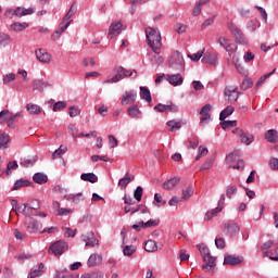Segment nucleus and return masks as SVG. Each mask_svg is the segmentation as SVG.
<instances>
[{
    "label": "nucleus",
    "mask_w": 278,
    "mask_h": 278,
    "mask_svg": "<svg viewBox=\"0 0 278 278\" xmlns=\"http://www.w3.org/2000/svg\"><path fill=\"white\" fill-rule=\"evenodd\" d=\"M146 38L148 46L152 49L153 53H157V51L162 49V34L160 33V29L147 27Z\"/></svg>",
    "instance_id": "1"
},
{
    "label": "nucleus",
    "mask_w": 278,
    "mask_h": 278,
    "mask_svg": "<svg viewBox=\"0 0 278 278\" xmlns=\"http://www.w3.org/2000/svg\"><path fill=\"white\" fill-rule=\"evenodd\" d=\"M197 249L200 251L204 264L202 265L203 270L212 273L216 268V257L212 256L210 249L205 244H198Z\"/></svg>",
    "instance_id": "2"
},
{
    "label": "nucleus",
    "mask_w": 278,
    "mask_h": 278,
    "mask_svg": "<svg viewBox=\"0 0 278 278\" xmlns=\"http://www.w3.org/2000/svg\"><path fill=\"white\" fill-rule=\"evenodd\" d=\"M114 76L111 79H106L103 84H118L125 77H138L136 70H126L123 66H115L113 68Z\"/></svg>",
    "instance_id": "3"
},
{
    "label": "nucleus",
    "mask_w": 278,
    "mask_h": 278,
    "mask_svg": "<svg viewBox=\"0 0 278 278\" xmlns=\"http://www.w3.org/2000/svg\"><path fill=\"white\" fill-rule=\"evenodd\" d=\"M66 251H68V243L62 240L55 241L49 248V253L55 256L62 255L66 253Z\"/></svg>",
    "instance_id": "4"
},
{
    "label": "nucleus",
    "mask_w": 278,
    "mask_h": 278,
    "mask_svg": "<svg viewBox=\"0 0 278 278\" xmlns=\"http://www.w3.org/2000/svg\"><path fill=\"white\" fill-rule=\"evenodd\" d=\"M25 227L28 233H38L42 231V224L34 217H25Z\"/></svg>",
    "instance_id": "5"
},
{
    "label": "nucleus",
    "mask_w": 278,
    "mask_h": 278,
    "mask_svg": "<svg viewBox=\"0 0 278 278\" xmlns=\"http://www.w3.org/2000/svg\"><path fill=\"white\" fill-rule=\"evenodd\" d=\"M217 42L220 47H223V49H225V51L229 55H233V53H236V51H238V46L236 43L231 42V40L227 39V37H219L217 39Z\"/></svg>",
    "instance_id": "6"
},
{
    "label": "nucleus",
    "mask_w": 278,
    "mask_h": 278,
    "mask_svg": "<svg viewBox=\"0 0 278 278\" xmlns=\"http://www.w3.org/2000/svg\"><path fill=\"white\" fill-rule=\"evenodd\" d=\"M228 29L231 31L232 36L236 38L239 45H247V37L242 34V30L236 26V24H228Z\"/></svg>",
    "instance_id": "7"
},
{
    "label": "nucleus",
    "mask_w": 278,
    "mask_h": 278,
    "mask_svg": "<svg viewBox=\"0 0 278 278\" xmlns=\"http://www.w3.org/2000/svg\"><path fill=\"white\" fill-rule=\"evenodd\" d=\"M223 205H225V194L220 195V199L218 201V205L216 208H213L205 213L204 220H212L214 216H217V214H220V212H223Z\"/></svg>",
    "instance_id": "8"
},
{
    "label": "nucleus",
    "mask_w": 278,
    "mask_h": 278,
    "mask_svg": "<svg viewBox=\"0 0 278 278\" xmlns=\"http://www.w3.org/2000/svg\"><path fill=\"white\" fill-rule=\"evenodd\" d=\"M224 94L225 97H228L229 103H236V101H238V98L240 97V93L238 92V86L226 87Z\"/></svg>",
    "instance_id": "9"
},
{
    "label": "nucleus",
    "mask_w": 278,
    "mask_h": 278,
    "mask_svg": "<svg viewBox=\"0 0 278 278\" xmlns=\"http://www.w3.org/2000/svg\"><path fill=\"white\" fill-rule=\"evenodd\" d=\"M136 99H138V92L135 90L125 91L122 94V105H129L131 103H136Z\"/></svg>",
    "instance_id": "10"
},
{
    "label": "nucleus",
    "mask_w": 278,
    "mask_h": 278,
    "mask_svg": "<svg viewBox=\"0 0 278 278\" xmlns=\"http://www.w3.org/2000/svg\"><path fill=\"white\" fill-rule=\"evenodd\" d=\"M244 262L243 257L231 255V254H225L224 256V265L225 266H240Z\"/></svg>",
    "instance_id": "11"
},
{
    "label": "nucleus",
    "mask_w": 278,
    "mask_h": 278,
    "mask_svg": "<svg viewBox=\"0 0 278 278\" xmlns=\"http://www.w3.org/2000/svg\"><path fill=\"white\" fill-rule=\"evenodd\" d=\"M210 112H212V104H205L201 111V118H200V126L201 127H205V121H211L212 119V115L210 114Z\"/></svg>",
    "instance_id": "12"
},
{
    "label": "nucleus",
    "mask_w": 278,
    "mask_h": 278,
    "mask_svg": "<svg viewBox=\"0 0 278 278\" xmlns=\"http://www.w3.org/2000/svg\"><path fill=\"white\" fill-rule=\"evenodd\" d=\"M81 240L85 241V247H99V240L94 237V232L89 231L81 236Z\"/></svg>",
    "instance_id": "13"
},
{
    "label": "nucleus",
    "mask_w": 278,
    "mask_h": 278,
    "mask_svg": "<svg viewBox=\"0 0 278 278\" xmlns=\"http://www.w3.org/2000/svg\"><path fill=\"white\" fill-rule=\"evenodd\" d=\"M35 54L38 62H41L42 64H49V62H51V54L45 49L36 50Z\"/></svg>",
    "instance_id": "14"
},
{
    "label": "nucleus",
    "mask_w": 278,
    "mask_h": 278,
    "mask_svg": "<svg viewBox=\"0 0 278 278\" xmlns=\"http://www.w3.org/2000/svg\"><path fill=\"white\" fill-rule=\"evenodd\" d=\"M218 62V53L206 52L202 58V64H211V66H216Z\"/></svg>",
    "instance_id": "15"
},
{
    "label": "nucleus",
    "mask_w": 278,
    "mask_h": 278,
    "mask_svg": "<svg viewBox=\"0 0 278 278\" xmlns=\"http://www.w3.org/2000/svg\"><path fill=\"white\" fill-rule=\"evenodd\" d=\"M121 31H123V23L121 22H113L109 28V38L112 40L114 36L121 35Z\"/></svg>",
    "instance_id": "16"
},
{
    "label": "nucleus",
    "mask_w": 278,
    "mask_h": 278,
    "mask_svg": "<svg viewBox=\"0 0 278 278\" xmlns=\"http://www.w3.org/2000/svg\"><path fill=\"white\" fill-rule=\"evenodd\" d=\"M172 64H175V66H179L180 68H184V66H186V61L184 60V55H181L178 51L174 52L172 56Z\"/></svg>",
    "instance_id": "17"
},
{
    "label": "nucleus",
    "mask_w": 278,
    "mask_h": 278,
    "mask_svg": "<svg viewBox=\"0 0 278 278\" xmlns=\"http://www.w3.org/2000/svg\"><path fill=\"white\" fill-rule=\"evenodd\" d=\"M166 80L172 86H181L184 84V77H181V74L166 75Z\"/></svg>",
    "instance_id": "18"
},
{
    "label": "nucleus",
    "mask_w": 278,
    "mask_h": 278,
    "mask_svg": "<svg viewBox=\"0 0 278 278\" xmlns=\"http://www.w3.org/2000/svg\"><path fill=\"white\" fill-rule=\"evenodd\" d=\"M181 181V178L179 176H175L173 178H169L165 182H163V190H173L177 184Z\"/></svg>",
    "instance_id": "19"
},
{
    "label": "nucleus",
    "mask_w": 278,
    "mask_h": 278,
    "mask_svg": "<svg viewBox=\"0 0 278 278\" xmlns=\"http://www.w3.org/2000/svg\"><path fill=\"white\" fill-rule=\"evenodd\" d=\"M103 262V256H101L100 254H91L88 258V266L90 268L94 267V266H99V264H101Z\"/></svg>",
    "instance_id": "20"
},
{
    "label": "nucleus",
    "mask_w": 278,
    "mask_h": 278,
    "mask_svg": "<svg viewBox=\"0 0 278 278\" xmlns=\"http://www.w3.org/2000/svg\"><path fill=\"white\" fill-rule=\"evenodd\" d=\"M45 264L39 263L36 267L31 269V271L28 274V278H36V277H42Z\"/></svg>",
    "instance_id": "21"
},
{
    "label": "nucleus",
    "mask_w": 278,
    "mask_h": 278,
    "mask_svg": "<svg viewBox=\"0 0 278 278\" xmlns=\"http://www.w3.org/2000/svg\"><path fill=\"white\" fill-rule=\"evenodd\" d=\"M37 160L38 159L36 156H24L20 160V164L24 168H29V166H34V164H36Z\"/></svg>",
    "instance_id": "22"
},
{
    "label": "nucleus",
    "mask_w": 278,
    "mask_h": 278,
    "mask_svg": "<svg viewBox=\"0 0 278 278\" xmlns=\"http://www.w3.org/2000/svg\"><path fill=\"white\" fill-rule=\"evenodd\" d=\"M65 199L67 201H73V203H75V205H79V203H81V201H84V193L78 192L76 194H66Z\"/></svg>",
    "instance_id": "23"
},
{
    "label": "nucleus",
    "mask_w": 278,
    "mask_h": 278,
    "mask_svg": "<svg viewBox=\"0 0 278 278\" xmlns=\"http://www.w3.org/2000/svg\"><path fill=\"white\" fill-rule=\"evenodd\" d=\"M80 179L83 181H89V184H97V181H99V177L94 173L81 174Z\"/></svg>",
    "instance_id": "24"
},
{
    "label": "nucleus",
    "mask_w": 278,
    "mask_h": 278,
    "mask_svg": "<svg viewBox=\"0 0 278 278\" xmlns=\"http://www.w3.org/2000/svg\"><path fill=\"white\" fill-rule=\"evenodd\" d=\"M150 56V62L153 65L160 66V64H164V58L160 55V50L157 52H154V54H149Z\"/></svg>",
    "instance_id": "25"
},
{
    "label": "nucleus",
    "mask_w": 278,
    "mask_h": 278,
    "mask_svg": "<svg viewBox=\"0 0 278 278\" xmlns=\"http://www.w3.org/2000/svg\"><path fill=\"white\" fill-rule=\"evenodd\" d=\"M33 181H35V184H39L40 186H42V184H47V181H49V177L42 173H36L33 176Z\"/></svg>",
    "instance_id": "26"
},
{
    "label": "nucleus",
    "mask_w": 278,
    "mask_h": 278,
    "mask_svg": "<svg viewBox=\"0 0 278 278\" xmlns=\"http://www.w3.org/2000/svg\"><path fill=\"white\" fill-rule=\"evenodd\" d=\"M135 177L134 176H129V172L126 173L125 177H123L122 179H119L118 181V186L122 189L127 188V186H129V184H131V181H134Z\"/></svg>",
    "instance_id": "27"
},
{
    "label": "nucleus",
    "mask_w": 278,
    "mask_h": 278,
    "mask_svg": "<svg viewBox=\"0 0 278 278\" xmlns=\"http://www.w3.org/2000/svg\"><path fill=\"white\" fill-rule=\"evenodd\" d=\"M265 138L266 140H268L269 142H271V144H275V142L278 141V131L275 129H269L267 130V132L265 134Z\"/></svg>",
    "instance_id": "28"
},
{
    "label": "nucleus",
    "mask_w": 278,
    "mask_h": 278,
    "mask_svg": "<svg viewBox=\"0 0 278 278\" xmlns=\"http://www.w3.org/2000/svg\"><path fill=\"white\" fill-rule=\"evenodd\" d=\"M236 112V109L231 105H228L226 109H224L219 114V121H225V118H229L231 114Z\"/></svg>",
    "instance_id": "29"
},
{
    "label": "nucleus",
    "mask_w": 278,
    "mask_h": 278,
    "mask_svg": "<svg viewBox=\"0 0 278 278\" xmlns=\"http://www.w3.org/2000/svg\"><path fill=\"white\" fill-rule=\"evenodd\" d=\"M127 112L131 118H140V116H142V112L140 111V109H138V105L136 104L128 108Z\"/></svg>",
    "instance_id": "30"
},
{
    "label": "nucleus",
    "mask_w": 278,
    "mask_h": 278,
    "mask_svg": "<svg viewBox=\"0 0 278 278\" xmlns=\"http://www.w3.org/2000/svg\"><path fill=\"white\" fill-rule=\"evenodd\" d=\"M26 110L27 112H29V114H34V115H38L42 113V109L40 108V105L34 104V103H28L26 105Z\"/></svg>",
    "instance_id": "31"
},
{
    "label": "nucleus",
    "mask_w": 278,
    "mask_h": 278,
    "mask_svg": "<svg viewBox=\"0 0 278 278\" xmlns=\"http://www.w3.org/2000/svg\"><path fill=\"white\" fill-rule=\"evenodd\" d=\"M210 3V0H200L193 8L192 15L193 16H199L201 14V8L203 5H207Z\"/></svg>",
    "instance_id": "32"
},
{
    "label": "nucleus",
    "mask_w": 278,
    "mask_h": 278,
    "mask_svg": "<svg viewBox=\"0 0 278 278\" xmlns=\"http://www.w3.org/2000/svg\"><path fill=\"white\" fill-rule=\"evenodd\" d=\"M140 97L147 101V103H151L152 101L151 91L147 87H140Z\"/></svg>",
    "instance_id": "33"
},
{
    "label": "nucleus",
    "mask_w": 278,
    "mask_h": 278,
    "mask_svg": "<svg viewBox=\"0 0 278 278\" xmlns=\"http://www.w3.org/2000/svg\"><path fill=\"white\" fill-rule=\"evenodd\" d=\"M34 90H39V92H42L47 86H49V83L42 80V79H36L33 83Z\"/></svg>",
    "instance_id": "34"
},
{
    "label": "nucleus",
    "mask_w": 278,
    "mask_h": 278,
    "mask_svg": "<svg viewBox=\"0 0 278 278\" xmlns=\"http://www.w3.org/2000/svg\"><path fill=\"white\" fill-rule=\"evenodd\" d=\"M27 27H29V24H27L26 22H15L11 25V28L13 29V31H25V29H27Z\"/></svg>",
    "instance_id": "35"
},
{
    "label": "nucleus",
    "mask_w": 278,
    "mask_h": 278,
    "mask_svg": "<svg viewBox=\"0 0 278 278\" xmlns=\"http://www.w3.org/2000/svg\"><path fill=\"white\" fill-rule=\"evenodd\" d=\"M144 251L155 253V251H157V243L153 240H148L144 244Z\"/></svg>",
    "instance_id": "36"
},
{
    "label": "nucleus",
    "mask_w": 278,
    "mask_h": 278,
    "mask_svg": "<svg viewBox=\"0 0 278 278\" xmlns=\"http://www.w3.org/2000/svg\"><path fill=\"white\" fill-rule=\"evenodd\" d=\"M194 194V188L192 186H188L186 189H182V201H188L190 197Z\"/></svg>",
    "instance_id": "37"
},
{
    "label": "nucleus",
    "mask_w": 278,
    "mask_h": 278,
    "mask_svg": "<svg viewBox=\"0 0 278 278\" xmlns=\"http://www.w3.org/2000/svg\"><path fill=\"white\" fill-rule=\"evenodd\" d=\"M238 194V186L230 185L226 188V197L227 199H232Z\"/></svg>",
    "instance_id": "38"
},
{
    "label": "nucleus",
    "mask_w": 278,
    "mask_h": 278,
    "mask_svg": "<svg viewBox=\"0 0 278 278\" xmlns=\"http://www.w3.org/2000/svg\"><path fill=\"white\" fill-rule=\"evenodd\" d=\"M8 144H10V135L2 132L0 135V149H8Z\"/></svg>",
    "instance_id": "39"
},
{
    "label": "nucleus",
    "mask_w": 278,
    "mask_h": 278,
    "mask_svg": "<svg viewBox=\"0 0 278 278\" xmlns=\"http://www.w3.org/2000/svg\"><path fill=\"white\" fill-rule=\"evenodd\" d=\"M23 214L25 218H31V216H36V210L31 208L27 204H23Z\"/></svg>",
    "instance_id": "40"
},
{
    "label": "nucleus",
    "mask_w": 278,
    "mask_h": 278,
    "mask_svg": "<svg viewBox=\"0 0 278 278\" xmlns=\"http://www.w3.org/2000/svg\"><path fill=\"white\" fill-rule=\"evenodd\" d=\"M29 186V180L27 179H18L15 181L12 190H20V188H27Z\"/></svg>",
    "instance_id": "41"
},
{
    "label": "nucleus",
    "mask_w": 278,
    "mask_h": 278,
    "mask_svg": "<svg viewBox=\"0 0 278 278\" xmlns=\"http://www.w3.org/2000/svg\"><path fill=\"white\" fill-rule=\"evenodd\" d=\"M240 141L243 143V144H251L253 142V136L252 135H249L247 132H241L240 134Z\"/></svg>",
    "instance_id": "42"
},
{
    "label": "nucleus",
    "mask_w": 278,
    "mask_h": 278,
    "mask_svg": "<svg viewBox=\"0 0 278 278\" xmlns=\"http://www.w3.org/2000/svg\"><path fill=\"white\" fill-rule=\"evenodd\" d=\"M67 151H68V148L66 146H60V148L55 150L52 154L53 160L58 157H62V155H64V153H66Z\"/></svg>",
    "instance_id": "43"
},
{
    "label": "nucleus",
    "mask_w": 278,
    "mask_h": 278,
    "mask_svg": "<svg viewBox=\"0 0 278 278\" xmlns=\"http://www.w3.org/2000/svg\"><path fill=\"white\" fill-rule=\"evenodd\" d=\"M227 229H228V233H230L231 236L238 233L240 231V226H238L236 223L230 222L227 225Z\"/></svg>",
    "instance_id": "44"
},
{
    "label": "nucleus",
    "mask_w": 278,
    "mask_h": 278,
    "mask_svg": "<svg viewBox=\"0 0 278 278\" xmlns=\"http://www.w3.org/2000/svg\"><path fill=\"white\" fill-rule=\"evenodd\" d=\"M76 13H77V7L75 4H72L68 12L63 17V21H71V18H73V16H75Z\"/></svg>",
    "instance_id": "45"
},
{
    "label": "nucleus",
    "mask_w": 278,
    "mask_h": 278,
    "mask_svg": "<svg viewBox=\"0 0 278 278\" xmlns=\"http://www.w3.org/2000/svg\"><path fill=\"white\" fill-rule=\"evenodd\" d=\"M167 127L170 128L169 131H177V130L181 129V124H180V122L172 119V121L167 122Z\"/></svg>",
    "instance_id": "46"
},
{
    "label": "nucleus",
    "mask_w": 278,
    "mask_h": 278,
    "mask_svg": "<svg viewBox=\"0 0 278 278\" xmlns=\"http://www.w3.org/2000/svg\"><path fill=\"white\" fill-rule=\"evenodd\" d=\"M241 90H249V88H253V79L250 77H245L240 86Z\"/></svg>",
    "instance_id": "47"
},
{
    "label": "nucleus",
    "mask_w": 278,
    "mask_h": 278,
    "mask_svg": "<svg viewBox=\"0 0 278 278\" xmlns=\"http://www.w3.org/2000/svg\"><path fill=\"white\" fill-rule=\"evenodd\" d=\"M136 253V245H126L123 248V254L127 257H131Z\"/></svg>",
    "instance_id": "48"
},
{
    "label": "nucleus",
    "mask_w": 278,
    "mask_h": 278,
    "mask_svg": "<svg viewBox=\"0 0 278 278\" xmlns=\"http://www.w3.org/2000/svg\"><path fill=\"white\" fill-rule=\"evenodd\" d=\"M10 35L0 33V47H8V45H10Z\"/></svg>",
    "instance_id": "49"
},
{
    "label": "nucleus",
    "mask_w": 278,
    "mask_h": 278,
    "mask_svg": "<svg viewBox=\"0 0 278 278\" xmlns=\"http://www.w3.org/2000/svg\"><path fill=\"white\" fill-rule=\"evenodd\" d=\"M238 122L237 121H222L220 122V127L224 129H229L230 127H237Z\"/></svg>",
    "instance_id": "50"
},
{
    "label": "nucleus",
    "mask_w": 278,
    "mask_h": 278,
    "mask_svg": "<svg viewBox=\"0 0 278 278\" xmlns=\"http://www.w3.org/2000/svg\"><path fill=\"white\" fill-rule=\"evenodd\" d=\"M15 79H16V74L14 73L5 74L2 76V81L5 85L12 84V81H14Z\"/></svg>",
    "instance_id": "51"
},
{
    "label": "nucleus",
    "mask_w": 278,
    "mask_h": 278,
    "mask_svg": "<svg viewBox=\"0 0 278 278\" xmlns=\"http://www.w3.org/2000/svg\"><path fill=\"white\" fill-rule=\"evenodd\" d=\"M160 225V219H149L148 222H143V229H149L151 227H157Z\"/></svg>",
    "instance_id": "52"
},
{
    "label": "nucleus",
    "mask_w": 278,
    "mask_h": 278,
    "mask_svg": "<svg viewBox=\"0 0 278 278\" xmlns=\"http://www.w3.org/2000/svg\"><path fill=\"white\" fill-rule=\"evenodd\" d=\"M203 53H205V49H203L202 51H198L197 53L189 54L188 58H190L192 62H199V60L203 58Z\"/></svg>",
    "instance_id": "53"
},
{
    "label": "nucleus",
    "mask_w": 278,
    "mask_h": 278,
    "mask_svg": "<svg viewBox=\"0 0 278 278\" xmlns=\"http://www.w3.org/2000/svg\"><path fill=\"white\" fill-rule=\"evenodd\" d=\"M67 129L68 134L74 138V141L77 142V127H75L74 124H70Z\"/></svg>",
    "instance_id": "54"
},
{
    "label": "nucleus",
    "mask_w": 278,
    "mask_h": 278,
    "mask_svg": "<svg viewBox=\"0 0 278 278\" xmlns=\"http://www.w3.org/2000/svg\"><path fill=\"white\" fill-rule=\"evenodd\" d=\"M18 116H22L21 113H16L14 115L9 113V116L4 117V123H7V125H10V123H16V118H18Z\"/></svg>",
    "instance_id": "55"
},
{
    "label": "nucleus",
    "mask_w": 278,
    "mask_h": 278,
    "mask_svg": "<svg viewBox=\"0 0 278 278\" xmlns=\"http://www.w3.org/2000/svg\"><path fill=\"white\" fill-rule=\"evenodd\" d=\"M18 163L16 161L9 162L7 165V175H12V169L16 170Z\"/></svg>",
    "instance_id": "56"
},
{
    "label": "nucleus",
    "mask_w": 278,
    "mask_h": 278,
    "mask_svg": "<svg viewBox=\"0 0 278 278\" xmlns=\"http://www.w3.org/2000/svg\"><path fill=\"white\" fill-rule=\"evenodd\" d=\"M232 62L235 63L238 73H240V75H244V66L238 63V58L236 55L232 56Z\"/></svg>",
    "instance_id": "57"
},
{
    "label": "nucleus",
    "mask_w": 278,
    "mask_h": 278,
    "mask_svg": "<svg viewBox=\"0 0 278 278\" xmlns=\"http://www.w3.org/2000/svg\"><path fill=\"white\" fill-rule=\"evenodd\" d=\"M268 78H270V74H265V75L261 76L255 85V88L256 89L262 88V85L266 84V79H268Z\"/></svg>",
    "instance_id": "58"
},
{
    "label": "nucleus",
    "mask_w": 278,
    "mask_h": 278,
    "mask_svg": "<svg viewBox=\"0 0 278 278\" xmlns=\"http://www.w3.org/2000/svg\"><path fill=\"white\" fill-rule=\"evenodd\" d=\"M25 205L37 212V210H40L41 204L38 200H31L29 203H25Z\"/></svg>",
    "instance_id": "59"
},
{
    "label": "nucleus",
    "mask_w": 278,
    "mask_h": 278,
    "mask_svg": "<svg viewBox=\"0 0 278 278\" xmlns=\"http://www.w3.org/2000/svg\"><path fill=\"white\" fill-rule=\"evenodd\" d=\"M66 108V102L64 101H59L54 103L53 105V112H60Z\"/></svg>",
    "instance_id": "60"
},
{
    "label": "nucleus",
    "mask_w": 278,
    "mask_h": 278,
    "mask_svg": "<svg viewBox=\"0 0 278 278\" xmlns=\"http://www.w3.org/2000/svg\"><path fill=\"white\" fill-rule=\"evenodd\" d=\"M214 166V160L208 159L206 162L203 163V165L200 167V170H210Z\"/></svg>",
    "instance_id": "61"
},
{
    "label": "nucleus",
    "mask_w": 278,
    "mask_h": 278,
    "mask_svg": "<svg viewBox=\"0 0 278 278\" xmlns=\"http://www.w3.org/2000/svg\"><path fill=\"white\" fill-rule=\"evenodd\" d=\"M134 197L136 201H142V187L138 186L136 190L134 191Z\"/></svg>",
    "instance_id": "62"
},
{
    "label": "nucleus",
    "mask_w": 278,
    "mask_h": 278,
    "mask_svg": "<svg viewBox=\"0 0 278 278\" xmlns=\"http://www.w3.org/2000/svg\"><path fill=\"white\" fill-rule=\"evenodd\" d=\"M79 114H81V110H79V108H77V106L70 108V116L72 118H75V116H79Z\"/></svg>",
    "instance_id": "63"
},
{
    "label": "nucleus",
    "mask_w": 278,
    "mask_h": 278,
    "mask_svg": "<svg viewBox=\"0 0 278 278\" xmlns=\"http://www.w3.org/2000/svg\"><path fill=\"white\" fill-rule=\"evenodd\" d=\"M269 166H270L271 170H278V159L271 157L269 160Z\"/></svg>",
    "instance_id": "64"
}]
</instances>
